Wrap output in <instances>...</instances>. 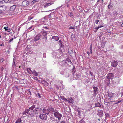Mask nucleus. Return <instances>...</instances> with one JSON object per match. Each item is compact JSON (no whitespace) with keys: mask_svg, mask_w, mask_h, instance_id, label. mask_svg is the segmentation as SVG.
Segmentation results:
<instances>
[{"mask_svg":"<svg viewBox=\"0 0 123 123\" xmlns=\"http://www.w3.org/2000/svg\"><path fill=\"white\" fill-rule=\"evenodd\" d=\"M41 37L42 35L40 34L36 35L34 37L33 40L35 42L39 40L41 38Z\"/></svg>","mask_w":123,"mask_h":123,"instance_id":"nucleus-4","label":"nucleus"},{"mask_svg":"<svg viewBox=\"0 0 123 123\" xmlns=\"http://www.w3.org/2000/svg\"><path fill=\"white\" fill-rule=\"evenodd\" d=\"M7 32H9L11 31V30L10 29H8V28L6 29V30Z\"/></svg>","mask_w":123,"mask_h":123,"instance_id":"nucleus-44","label":"nucleus"},{"mask_svg":"<svg viewBox=\"0 0 123 123\" xmlns=\"http://www.w3.org/2000/svg\"><path fill=\"white\" fill-rule=\"evenodd\" d=\"M87 54L89 56L90 55V53L89 51H88L87 52Z\"/></svg>","mask_w":123,"mask_h":123,"instance_id":"nucleus-52","label":"nucleus"},{"mask_svg":"<svg viewBox=\"0 0 123 123\" xmlns=\"http://www.w3.org/2000/svg\"><path fill=\"white\" fill-rule=\"evenodd\" d=\"M54 114L55 117L57 118L59 120H60L62 117V115L59 113L58 110L56 111L54 113Z\"/></svg>","mask_w":123,"mask_h":123,"instance_id":"nucleus-2","label":"nucleus"},{"mask_svg":"<svg viewBox=\"0 0 123 123\" xmlns=\"http://www.w3.org/2000/svg\"><path fill=\"white\" fill-rule=\"evenodd\" d=\"M38 0H33L32 2V3H35L36 2H38Z\"/></svg>","mask_w":123,"mask_h":123,"instance_id":"nucleus-39","label":"nucleus"},{"mask_svg":"<svg viewBox=\"0 0 123 123\" xmlns=\"http://www.w3.org/2000/svg\"><path fill=\"white\" fill-rule=\"evenodd\" d=\"M121 25H122V26L123 27V22L122 23Z\"/></svg>","mask_w":123,"mask_h":123,"instance_id":"nucleus-64","label":"nucleus"},{"mask_svg":"<svg viewBox=\"0 0 123 123\" xmlns=\"http://www.w3.org/2000/svg\"><path fill=\"white\" fill-rule=\"evenodd\" d=\"M29 4V2L27 0H24L22 3V6H27Z\"/></svg>","mask_w":123,"mask_h":123,"instance_id":"nucleus-10","label":"nucleus"},{"mask_svg":"<svg viewBox=\"0 0 123 123\" xmlns=\"http://www.w3.org/2000/svg\"><path fill=\"white\" fill-rule=\"evenodd\" d=\"M63 43L62 42L59 44L62 47H64V45L63 44Z\"/></svg>","mask_w":123,"mask_h":123,"instance_id":"nucleus-33","label":"nucleus"},{"mask_svg":"<svg viewBox=\"0 0 123 123\" xmlns=\"http://www.w3.org/2000/svg\"><path fill=\"white\" fill-rule=\"evenodd\" d=\"M34 28L33 27V26H32L28 28V30H30V29H31V30L30 31H31V30H33Z\"/></svg>","mask_w":123,"mask_h":123,"instance_id":"nucleus-29","label":"nucleus"},{"mask_svg":"<svg viewBox=\"0 0 123 123\" xmlns=\"http://www.w3.org/2000/svg\"><path fill=\"white\" fill-rule=\"evenodd\" d=\"M92 44H91L90 48H92Z\"/></svg>","mask_w":123,"mask_h":123,"instance_id":"nucleus-57","label":"nucleus"},{"mask_svg":"<svg viewBox=\"0 0 123 123\" xmlns=\"http://www.w3.org/2000/svg\"><path fill=\"white\" fill-rule=\"evenodd\" d=\"M16 7V5H13L11 6L10 9V11L12 12H13L15 11Z\"/></svg>","mask_w":123,"mask_h":123,"instance_id":"nucleus-12","label":"nucleus"},{"mask_svg":"<svg viewBox=\"0 0 123 123\" xmlns=\"http://www.w3.org/2000/svg\"><path fill=\"white\" fill-rule=\"evenodd\" d=\"M118 14V13L116 11H115L113 12V15L115 16H116Z\"/></svg>","mask_w":123,"mask_h":123,"instance_id":"nucleus-36","label":"nucleus"},{"mask_svg":"<svg viewBox=\"0 0 123 123\" xmlns=\"http://www.w3.org/2000/svg\"><path fill=\"white\" fill-rule=\"evenodd\" d=\"M4 45L3 43H2L0 45V46H4Z\"/></svg>","mask_w":123,"mask_h":123,"instance_id":"nucleus-58","label":"nucleus"},{"mask_svg":"<svg viewBox=\"0 0 123 123\" xmlns=\"http://www.w3.org/2000/svg\"><path fill=\"white\" fill-rule=\"evenodd\" d=\"M90 74L91 75H92V76L93 75V73H92L91 72H90Z\"/></svg>","mask_w":123,"mask_h":123,"instance_id":"nucleus-61","label":"nucleus"},{"mask_svg":"<svg viewBox=\"0 0 123 123\" xmlns=\"http://www.w3.org/2000/svg\"><path fill=\"white\" fill-rule=\"evenodd\" d=\"M13 64L15 66L16 64H15V62L14 61V59H13Z\"/></svg>","mask_w":123,"mask_h":123,"instance_id":"nucleus-50","label":"nucleus"},{"mask_svg":"<svg viewBox=\"0 0 123 123\" xmlns=\"http://www.w3.org/2000/svg\"><path fill=\"white\" fill-rule=\"evenodd\" d=\"M93 88L94 89V94L95 95L98 92V88L96 87H93Z\"/></svg>","mask_w":123,"mask_h":123,"instance_id":"nucleus-16","label":"nucleus"},{"mask_svg":"<svg viewBox=\"0 0 123 123\" xmlns=\"http://www.w3.org/2000/svg\"><path fill=\"white\" fill-rule=\"evenodd\" d=\"M68 15L70 17L73 16V14L72 12H70L68 13Z\"/></svg>","mask_w":123,"mask_h":123,"instance_id":"nucleus-37","label":"nucleus"},{"mask_svg":"<svg viewBox=\"0 0 123 123\" xmlns=\"http://www.w3.org/2000/svg\"><path fill=\"white\" fill-rule=\"evenodd\" d=\"M98 29V28L97 27L94 30V32H96L97 31Z\"/></svg>","mask_w":123,"mask_h":123,"instance_id":"nucleus-51","label":"nucleus"},{"mask_svg":"<svg viewBox=\"0 0 123 123\" xmlns=\"http://www.w3.org/2000/svg\"><path fill=\"white\" fill-rule=\"evenodd\" d=\"M36 104H35L29 108L30 109V116L31 117L35 115L38 114V113H41V109L40 108H38L36 107V108H36L35 105Z\"/></svg>","mask_w":123,"mask_h":123,"instance_id":"nucleus-1","label":"nucleus"},{"mask_svg":"<svg viewBox=\"0 0 123 123\" xmlns=\"http://www.w3.org/2000/svg\"><path fill=\"white\" fill-rule=\"evenodd\" d=\"M59 43H60V44L61 43H62V41H61V40H60L59 41Z\"/></svg>","mask_w":123,"mask_h":123,"instance_id":"nucleus-60","label":"nucleus"},{"mask_svg":"<svg viewBox=\"0 0 123 123\" xmlns=\"http://www.w3.org/2000/svg\"><path fill=\"white\" fill-rule=\"evenodd\" d=\"M37 96H38L39 98H41L40 95L39 93H38Z\"/></svg>","mask_w":123,"mask_h":123,"instance_id":"nucleus-43","label":"nucleus"},{"mask_svg":"<svg viewBox=\"0 0 123 123\" xmlns=\"http://www.w3.org/2000/svg\"><path fill=\"white\" fill-rule=\"evenodd\" d=\"M49 112L51 113H54L57 110L55 109L54 108L52 107H49Z\"/></svg>","mask_w":123,"mask_h":123,"instance_id":"nucleus-11","label":"nucleus"},{"mask_svg":"<svg viewBox=\"0 0 123 123\" xmlns=\"http://www.w3.org/2000/svg\"><path fill=\"white\" fill-rule=\"evenodd\" d=\"M98 115L100 117L103 116V113L102 110L99 111Z\"/></svg>","mask_w":123,"mask_h":123,"instance_id":"nucleus-14","label":"nucleus"},{"mask_svg":"<svg viewBox=\"0 0 123 123\" xmlns=\"http://www.w3.org/2000/svg\"><path fill=\"white\" fill-rule=\"evenodd\" d=\"M113 74L112 73H109L107 76V78L108 79V80H109L110 79H112L114 77Z\"/></svg>","mask_w":123,"mask_h":123,"instance_id":"nucleus-9","label":"nucleus"},{"mask_svg":"<svg viewBox=\"0 0 123 123\" xmlns=\"http://www.w3.org/2000/svg\"><path fill=\"white\" fill-rule=\"evenodd\" d=\"M69 29H74L75 28H74V27L71 26L69 28Z\"/></svg>","mask_w":123,"mask_h":123,"instance_id":"nucleus-49","label":"nucleus"},{"mask_svg":"<svg viewBox=\"0 0 123 123\" xmlns=\"http://www.w3.org/2000/svg\"><path fill=\"white\" fill-rule=\"evenodd\" d=\"M99 21L98 20H95V23L96 24H97L99 22Z\"/></svg>","mask_w":123,"mask_h":123,"instance_id":"nucleus-46","label":"nucleus"},{"mask_svg":"<svg viewBox=\"0 0 123 123\" xmlns=\"http://www.w3.org/2000/svg\"><path fill=\"white\" fill-rule=\"evenodd\" d=\"M64 101H65V102H67L68 101L67 99H66L65 98L64 99Z\"/></svg>","mask_w":123,"mask_h":123,"instance_id":"nucleus-59","label":"nucleus"},{"mask_svg":"<svg viewBox=\"0 0 123 123\" xmlns=\"http://www.w3.org/2000/svg\"><path fill=\"white\" fill-rule=\"evenodd\" d=\"M106 117H108L109 116V115L108 113L105 114Z\"/></svg>","mask_w":123,"mask_h":123,"instance_id":"nucleus-47","label":"nucleus"},{"mask_svg":"<svg viewBox=\"0 0 123 123\" xmlns=\"http://www.w3.org/2000/svg\"><path fill=\"white\" fill-rule=\"evenodd\" d=\"M16 38V37H15L14 38H11V39H10L9 41V42H8V43H10L12 41L13 39L14 38V39H15V38Z\"/></svg>","mask_w":123,"mask_h":123,"instance_id":"nucleus-35","label":"nucleus"},{"mask_svg":"<svg viewBox=\"0 0 123 123\" xmlns=\"http://www.w3.org/2000/svg\"><path fill=\"white\" fill-rule=\"evenodd\" d=\"M60 73L61 74H63V72H60Z\"/></svg>","mask_w":123,"mask_h":123,"instance_id":"nucleus-62","label":"nucleus"},{"mask_svg":"<svg viewBox=\"0 0 123 123\" xmlns=\"http://www.w3.org/2000/svg\"><path fill=\"white\" fill-rule=\"evenodd\" d=\"M27 72L28 73H29V74H31V71H32L31 70V69H30V68H27Z\"/></svg>","mask_w":123,"mask_h":123,"instance_id":"nucleus-23","label":"nucleus"},{"mask_svg":"<svg viewBox=\"0 0 123 123\" xmlns=\"http://www.w3.org/2000/svg\"><path fill=\"white\" fill-rule=\"evenodd\" d=\"M59 98H60L61 99H62V100H63L64 99L65 97L63 96H60V97H59Z\"/></svg>","mask_w":123,"mask_h":123,"instance_id":"nucleus-30","label":"nucleus"},{"mask_svg":"<svg viewBox=\"0 0 123 123\" xmlns=\"http://www.w3.org/2000/svg\"><path fill=\"white\" fill-rule=\"evenodd\" d=\"M21 118H19L16 121V123H18L21 122Z\"/></svg>","mask_w":123,"mask_h":123,"instance_id":"nucleus-27","label":"nucleus"},{"mask_svg":"<svg viewBox=\"0 0 123 123\" xmlns=\"http://www.w3.org/2000/svg\"><path fill=\"white\" fill-rule=\"evenodd\" d=\"M47 34V31H44L42 33V35L43 36V39H47L46 35Z\"/></svg>","mask_w":123,"mask_h":123,"instance_id":"nucleus-13","label":"nucleus"},{"mask_svg":"<svg viewBox=\"0 0 123 123\" xmlns=\"http://www.w3.org/2000/svg\"><path fill=\"white\" fill-rule=\"evenodd\" d=\"M30 109L29 108V109H25L24 111L23 112L22 114L23 115H24L26 114V115L28 117H31L30 116Z\"/></svg>","mask_w":123,"mask_h":123,"instance_id":"nucleus-6","label":"nucleus"},{"mask_svg":"<svg viewBox=\"0 0 123 123\" xmlns=\"http://www.w3.org/2000/svg\"><path fill=\"white\" fill-rule=\"evenodd\" d=\"M33 17L32 15L29 16L28 17V21H30L31 19H32Z\"/></svg>","mask_w":123,"mask_h":123,"instance_id":"nucleus-26","label":"nucleus"},{"mask_svg":"<svg viewBox=\"0 0 123 123\" xmlns=\"http://www.w3.org/2000/svg\"><path fill=\"white\" fill-rule=\"evenodd\" d=\"M42 82L43 83H44V84L45 83H47V82L45 80H42Z\"/></svg>","mask_w":123,"mask_h":123,"instance_id":"nucleus-45","label":"nucleus"},{"mask_svg":"<svg viewBox=\"0 0 123 123\" xmlns=\"http://www.w3.org/2000/svg\"><path fill=\"white\" fill-rule=\"evenodd\" d=\"M60 123H66L64 121H61Z\"/></svg>","mask_w":123,"mask_h":123,"instance_id":"nucleus-56","label":"nucleus"},{"mask_svg":"<svg viewBox=\"0 0 123 123\" xmlns=\"http://www.w3.org/2000/svg\"><path fill=\"white\" fill-rule=\"evenodd\" d=\"M88 50L90 52V53L91 54H92V48H89V49H88Z\"/></svg>","mask_w":123,"mask_h":123,"instance_id":"nucleus-34","label":"nucleus"},{"mask_svg":"<svg viewBox=\"0 0 123 123\" xmlns=\"http://www.w3.org/2000/svg\"><path fill=\"white\" fill-rule=\"evenodd\" d=\"M68 52L69 53L71 54L73 53L72 49L71 48H70L68 49Z\"/></svg>","mask_w":123,"mask_h":123,"instance_id":"nucleus-25","label":"nucleus"},{"mask_svg":"<svg viewBox=\"0 0 123 123\" xmlns=\"http://www.w3.org/2000/svg\"><path fill=\"white\" fill-rule=\"evenodd\" d=\"M103 27V26H102L101 25L97 27L98 28V29L100 28L101 27Z\"/></svg>","mask_w":123,"mask_h":123,"instance_id":"nucleus-48","label":"nucleus"},{"mask_svg":"<svg viewBox=\"0 0 123 123\" xmlns=\"http://www.w3.org/2000/svg\"><path fill=\"white\" fill-rule=\"evenodd\" d=\"M95 107H101V105L100 104V103L98 102L97 103H95Z\"/></svg>","mask_w":123,"mask_h":123,"instance_id":"nucleus-20","label":"nucleus"},{"mask_svg":"<svg viewBox=\"0 0 123 123\" xmlns=\"http://www.w3.org/2000/svg\"><path fill=\"white\" fill-rule=\"evenodd\" d=\"M123 95V94H122V92H121V93H119L118 94V97H121Z\"/></svg>","mask_w":123,"mask_h":123,"instance_id":"nucleus-28","label":"nucleus"},{"mask_svg":"<svg viewBox=\"0 0 123 123\" xmlns=\"http://www.w3.org/2000/svg\"><path fill=\"white\" fill-rule=\"evenodd\" d=\"M46 53H44L43 55V58H45L46 57Z\"/></svg>","mask_w":123,"mask_h":123,"instance_id":"nucleus-41","label":"nucleus"},{"mask_svg":"<svg viewBox=\"0 0 123 123\" xmlns=\"http://www.w3.org/2000/svg\"><path fill=\"white\" fill-rule=\"evenodd\" d=\"M7 8V6L5 5L0 6V14H2L3 13V12L6 10Z\"/></svg>","mask_w":123,"mask_h":123,"instance_id":"nucleus-3","label":"nucleus"},{"mask_svg":"<svg viewBox=\"0 0 123 123\" xmlns=\"http://www.w3.org/2000/svg\"><path fill=\"white\" fill-rule=\"evenodd\" d=\"M73 101V100L72 98L71 97L70 98H68V102L70 103H72Z\"/></svg>","mask_w":123,"mask_h":123,"instance_id":"nucleus-17","label":"nucleus"},{"mask_svg":"<svg viewBox=\"0 0 123 123\" xmlns=\"http://www.w3.org/2000/svg\"><path fill=\"white\" fill-rule=\"evenodd\" d=\"M8 28V27L7 26V27H6H6H5L4 28L5 29V31H6V29H7Z\"/></svg>","mask_w":123,"mask_h":123,"instance_id":"nucleus-55","label":"nucleus"},{"mask_svg":"<svg viewBox=\"0 0 123 123\" xmlns=\"http://www.w3.org/2000/svg\"><path fill=\"white\" fill-rule=\"evenodd\" d=\"M1 61H3L4 60V59L3 58H2L1 59Z\"/></svg>","mask_w":123,"mask_h":123,"instance_id":"nucleus-63","label":"nucleus"},{"mask_svg":"<svg viewBox=\"0 0 123 123\" xmlns=\"http://www.w3.org/2000/svg\"><path fill=\"white\" fill-rule=\"evenodd\" d=\"M73 88H75V86L74 85H73L72 86Z\"/></svg>","mask_w":123,"mask_h":123,"instance_id":"nucleus-54","label":"nucleus"},{"mask_svg":"<svg viewBox=\"0 0 123 123\" xmlns=\"http://www.w3.org/2000/svg\"><path fill=\"white\" fill-rule=\"evenodd\" d=\"M43 112L45 113L44 114H46V115H48L49 114V108H48V109H43L42 110Z\"/></svg>","mask_w":123,"mask_h":123,"instance_id":"nucleus-8","label":"nucleus"},{"mask_svg":"<svg viewBox=\"0 0 123 123\" xmlns=\"http://www.w3.org/2000/svg\"><path fill=\"white\" fill-rule=\"evenodd\" d=\"M122 101V100H120L117 101L116 103H115L114 104V105H116V104H118V103H120V102H121Z\"/></svg>","mask_w":123,"mask_h":123,"instance_id":"nucleus-31","label":"nucleus"},{"mask_svg":"<svg viewBox=\"0 0 123 123\" xmlns=\"http://www.w3.org/2000/svg\"><path fill=\"white\" fill-rule=\"evenodd\" d=\"M61 62L62 64V65H61V66H62V67L65 66H66L67 64V63L64 60L62 61Z\"/></svg>","mask_w":123,"mask_h":123,"instance_id":"nucleus-18","label":"nucleus"},{"mask_svg":"<svg viewBox=\"0 0 123 123\" xmlns=\"http://www.w3.org/2000/svg\"><path fill=\"white\" fill-rule=\"evenodd\" d=\"M111 64L112 66L116 67L118 65V62L117 61L114 60L111 63Z\"/></svg>","mask_w":123,"mask_h":123,"instance_id":"nucleus-7","label":"nucleus"},{"mask_svg":"<svg viewBox=\"0 0 123 123\" xmlns=\"http://www.w3.org/2000/svg\"><path fill=\"white\" fill-rule=\"evenodd\" d=\"M39 118L41 119L45 120L47 119V117L46 114L41 113L39 115Z\"/></svg>","mask_w":123,"mask_h":123,"instance_id":"nucleus-5","label":"nucleus"},{"mask_svg":"<svg viewBox=\"0 0 123 123\" xmlns=\"http://www.w3.org/2000/svg\"><path fill=\"white\" fill-rule=\"evenodd\" d=\"M53 3L50 2L49 3H47L46 4L44 5V6L45 8H46L48 7L49 6H50L51 4H52Z\"/></svg>","mask_w":123,"mask_h":123,"instance_id":"nucleus-19","label":"nucleus"},{"mask_svg":"<svg viewBox=\"0 0 123 123\" xmlns=\"http://www.w3.org/2000/svg\"><path fill=\"white\" fill-rule=\"evenodd\" d=\"M108 8L109 9H111L112 8V6L111 5V3H110L108 5Z\"/></svg>","mask_w":123,"mask_h":123,"instance_id":"nucleus-24","label":"nucleus"},{"mask_svg":"<svg viewBox=\"0 0 123 123\" xmlns=\"http://www.w3.org/2000/svg\"><path fill=\"white\" fill-rule=\"evenodd\" d=\"M71 37L72 40H74L75 39L74 38H75L74 35L72 34Z\"/></svg>","mask_w":123,"mask_h":123,"instance_id":"nucleus-32","label":"nucleus"},{"mask_svg":"<svg viewBox=\"0 0 123 123\" xmlns=\"http://www.w3.org/2000/svg\"><path fill=\"white\" fill-rule=\"evenodd\" d=\"M80 123H85V122L83 119H82L80 121Z\"/></svg>","mask_w":123,"mask_h":123,"instance_id":"nucleus-38","label":"nucleus"},{"mask_svg":"<svg viewBox=\"0 0 123 123\" xmlns=\"http://www.w3.org/2000/svg\"><path fill=\"white\" fill-rule=\"evenodd\" d=\"M3 0H0V4H2L4 3Z\"/></svg>","mask_w":123,"mask_h":123,"instance_id":"nucleus-42","label":"nucleus"},{"mask_svg":"<svg viewBox=\"0 0 123 123\" xmlns=\"http://www.w3.org/2000/svg\"><path fill=\"white\" fill-rule=\"evenodd\" d=\"M31 74H33L35 76H37L38 75V73H37L35 70H33V71H31Z\"/></svg>","mask_w":123,"mask_h":123,"instance_id":"nucleus-15","label":"nucleus"},{"mask_svg":"<svg viewBox=\"0 0 123 123\" xmlns=\"http://www.w3.org/2000/svg\"><path fill=\"white\" fill-rule=\"evenodd\" d=\"M4 3H10L11 2V0H3Z\"/></svg>","mask_w":123,"mask_h":123,"instance_id":"nucleus-22","label":"nucleus"},{"mask_svg":"<svg viewBox=\"0 0 123 123\" xmlns=\"http://www.w3.org/2000/svg\"><path fill=\"white\" fill-rule=\"evenodd\" d=\"M72 9H73V10L74 11V10H75V8L74 7V6H72Z\"/></svg>","mask_w":123,"mask_h":123,"instance_id":"nucleus-53","label":"nucleus"},{"mask_svg":"<svg viewBox=\"0 0 123 123\" xmlns=\"http://www.w3.org/2000/svg\"><path fill=\"white\" fill-rule=\"evenodd\" d=\"M14 88H15L16 89H17V91H18L19 90L18 87L17 86H14Z\"/></svg>","mask_w":123,"mask_h":123,"instance_id":"nucleus-40","label":"nucleus"},{"mask_svg":"<svg viewBox=\"0 0 123 123\" xmlns=\"http://www.w3.org/2000/svg\"><path fill=\"white\" fill-rule=\"evenodd\" d=\"M52 39H54L56 41H57L59 40V38L57 36H53L52 37Z\"/></svg>","mask_w":123,"mask_h":123,"instance_id":"nucleus-21","label":"nucleus"}]
</instances>
